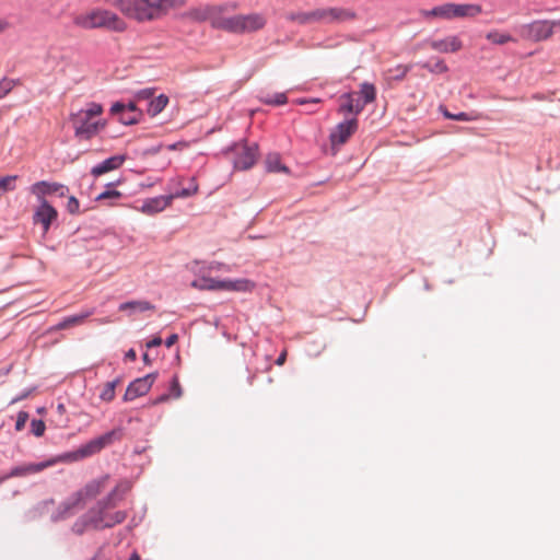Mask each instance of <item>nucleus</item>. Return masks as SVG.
<instances>
[{
  "label": "nucleus",
  "mask_w": 560,
  "mask_h": 560,
  "mask_svg": "<svg viewBox=\"0 0 560 560\" xmlns=\"http://www.w3.org/2000/svg\"><path fill=\"white\" fill-rule=\"evenodd\" d=\"M115 434V431L107 432L104 435L90 441L88 444L81 446L77 451L67 452L40 463H28L16 466L11 469L7 478L25 477L28 475L38 474L46 468L55 466L58 463H73L86 458L100 452L106 445L110 444Z\"/></svg>",
  "instance_id": "f257e3e1"
},
{
  "label": "nucleus",
  "mask_w": 560,
  "mask_h": 560,
  "mask_svg": "<svg viewBox=\"0 0 560 560\" xmlns=\"http://www.w3.org/2000/svg\"><path fill=\"white\" fill-rule=\"evenodd\" d=\"M183 4L184 0H115L114 2L122 15L138 23L161 20L171 9Z\"/></svg>",
  "instance_id": "f03ea898"
},
{
  "label": "nucleus",
  "mask_w": 560,
  "mask_h": 560,
  "mask_svg": "<svg viewBox=\"0 0 560 560\" xmlns=\"http://www.w3.org/2000/svg\"><path fill=\"white\" fill-rule=\"evenodd\" d=\"M103 106L95 102H90L84 108L71 114L70 120L74 130V136L79 140H90L107 126V121L102 118Z\"/></svg>",
  "instance_id": "7ed1b4c3"
},
{
  "label": "nucleus",
  "mask_w": 560,
  "mask_h": 560,
  "mask_svg": "<svg viewBox=\"0 0 560 560\" xmlns=\"http://www.w3.org/2000/svg\"><path fill=\"white\" fill-rule=\"evenodd\" d=\"M72 22L83 30L106 28L114 32L127 30L126 22L115 12L100 8L74 14Z\"/></svg>",
  "instance_id": "20e7f679"
},
{
  "label": "nucleus",
  "mask_w": 560,
  "mask_h": 560,
  "mask_svg": "<svg viewBox=\"0 0 560 560\" xmlns=\"http://www.w3.org/2000/svg\"><path fill=\"white\" fill-rule=\"evenodd\" d=\"M214 24L218 30L233 34H245L262 30L267 25V18L262 13L253 12L224 16L223 20H217Z\"/></svg>",
  "instance_id": "39448f33"
},
{
  "label": "nucleus",
  "mask_w": 560,
  "mask_h": 560,
  "mask_svg": "<svg viewBox=\"0 0 560 560\" xmlns=\"http://www.w3.org/2000/svg\"><path fill=\"white\" fill-rule=\"evenodd\" d=\"M191 287L201 291L247 292L252 291L255 284L248 279L220 280L210 277H201L194 280Z\"/></svg>",
  "instance_id": "423d86ee"
},
{
  "label": "nucleus",
  "mask_w": 560,
  "mask_h": 560,
  "mask_svg": "<svg viewBox=\"0 0 560 560\" xmlns=\"http://www.w3.org/2000/svg\"><path fill=\"white\" fill-rule=\"evenodd\" d=\"M127 489H128L127 485H125V486L119 485L110 492V494L107 498V502L104 503V505H103V503H98L100 509H98V511H95L96 517H90L91 525L93 526V529H103L106 527H113L114 525L120 524L126 520L127 515L124 511L107 513V512H105V509L112 504V501L114 500V498L116 497V494L118 492H120V491L125 492Z\"/></svg>",
  "instance_id": "0eeeda50"
},
{
  "label": "nucleus",
  "mask_w": 560,
  "mask_h": 560,
  "mask_svg": "<svg viewBox=\"0 0 560 560\" xmlns=\"http://www.w3.org/2000/svg\"><path fill=\"white\" fill-rule=\"evenodd\" d=\"M108 481V477H104L98 480H93L88 483L82 490L75 492L67 502L63 503V514L66 517L70 514V511L77 508H82L86 499H92L98 495L105 488Z\"/></svg>",
  "instance_id": "6e6552de"
},
{
  "label": "nucleus",
  "mask_w": 560,
  "mask_h": 560,
  "mask_svg": "<svg viewBox=\"0 0 560 560\" xmlns=\"http://www.w3.org/2000/svg\"><path fill=\"white\" fill-rule=\"evenodd\" d=\"M316 23H342L346 21H352L357 18L354 11L347 8H317L315 9Z\"/></svg>",
  "instance_id": "1a4fd4ad"
},
{
  "label": "nucleus",
  "mask_w": 560,
  "mask_h": 560,
  "mask_svg": "<svg viewBox=\"0 0 560 560\" xmlns=\"http://www.w3.org/2000/svg\"><path fill=\"white\" fill-rule=\"evenodd\" d=\"M234 167L241 171H246L254 166L258 156V147L256 143L237 144L234 148Z\"/></svg>",
  "instance_id": "9d476101"
},
{
  "label": "nucleus",
  "mask_w": 560,
  "mask_h": 560,
  "mask_svg": "<svg viewBox=\"0 0 560 560\" xmlns=\"http://www.w3.org/2000/svg\"><path fill=\"white\" fill-rule=\"evenodd\" d=\"M156 378L158 373L154 372L131 382L126 389L124 400L131 401L138 397L145 395L147 393H149Z\"/></svg>",
  "instance_id": "9b49d317"
},
{
  "label": "nucleus",
  "mask_w": 560,
  "mask_h": 560,
  "mask_svg": "<svg viewBox=\"0 0 560 560\" xmlns=\"http://www.w3.org/2000/svg\"><path fill=\"white\" fill-rule=\"evenodd\" d=\"M358 125L357 118H351L338 124L329 136L331 145L339 147L345 144L358 130Z\"/></svg>",
  "instance_id": "f8f14e48"
},
{
  "label": "nucleus",
  "mask_w": 560,
  "mask_h": 560,
  "mask_svg": "<svg viewBox=\"0 0 560 560\" xmlns=\"http://www.w3.org/2000/svg\"><path fill=\"white\" fill-rule=\"evenodd\" d=\"M222 8L215 7V5H202L192 8L188 11L187 15L194 21L197 22H205L209 21L212 25V27L218 28V26L214 24L217 20H223L224 16L221 15Z\"/></svg>",
  "instance_id": "ddd939ff"
},
{
  "label": "nucleus",
  "mask_w": 560,
  "mask_h": 560,
  "mask_svg": "<svg viewBox=\"0 0 560 560\" xmlns=\"http://www.w3.org/2000/svg\"><path fill=\"white\" fill-rule=\"evenodd\" d=\"M31 192L39 202H43L47 201L46 196L49 195L58 194L60 197H65L68 192V188L59 183L42 180L31 186Z\"/></svg>",
  "instance_id": "4468645a"
},
{
  "label": "nucleus",
  "mask_w": 560,
  "mask_h": 560,
  "mask_svg": "<svg viewBox=\"0 0 560 560\" xmlns=\"http://www.w3.org/2000/svg\"><path fill=\"white\" fill-rule=\"evenodd\" d=\"M57 210L48 202H39L33 214V222L43 226L44 233H47L51 223L57 220Z\"/></svg>",
  "instance_id": "2eb2a0df"
},
{
  "label": "nucleus",
  "mask_w": 560,
  "mask_h": 560,
  "mask_svg": "<svg viewBox=\"0 0 560 560\" xmlns=\"http://www.w3.org/2000/svg\"><path fill=\"white\" fill-rule=\"evenodd\" d=\"M172 202L173 197L171 196V194L167 196H158L145 199L141 207L137 208V210L147 215H154L170 207Z\"/></svg>",
  "instance_id": "dca6fc26"
},
{
  "label": "nucleus",
  "mask_w": 560,
  "mask_h": 560,
  "mask_svg": "<svg viewBox=\"0 0 560 560\" xmlns=\"http://www.w3.org/2000/svg\"><path fill=\"white\" fill-rule=\"evenodd\" d=\"M429 46L442 54L457 52L463 48V42L457 35H451L441 39H432L429 42Z\"/></svg>",
  "instance_id": "f3484780"
},
{
  "label": "nucleus",
  "mask_w": 560,
  "mask_h": 560,
  "mask_svg": "<svg viewBox=\"0 0 560 560\" xmlns=\"http://www.w3.org/2000/svg\"><path fill=\"white\" fill-rule=\"evenodd\" d=\"M420 16L425 21L431 20H453L452 2H446L441 5H436L430 10H420Z\"/></svg>",
  "instance_id": "a211bd4d"
},
{
  "label": "nucleus",
  "mask_w": 560,
  "mask_h": 560,
  "mask_svg": "<svg viewBox=\"0 0 560 560\" xmlns=\"http://www.w3.org/2000/svg\"><path fill=\"white\" fill-rule=\"evenodd\" d=\"M452 13L454 19H474L482 13V7L477 3H453Z\"/></svg>",
  "instance_id": "6ab92c4d"
},
{
  "label": "nucleus",
  "mask_w": 560,
  "mask_h": 560,
  "mask_svg": "<svg viewBox=\"0 0 560 560\" xmlns=\"http://www.w3.org/2000/svg\"><path fill=\"white\" fill-rule=\"evenodd\" d=\"M125 160H126L125 155L110 156V158L104 160L102 163L95 165L91 170V174L95 177H98L105 173L115 171L124 164Z\"/></svg>",
  "instance_id": "aec40b11"
},
{
  "label": "nucleus",
  "mask_w": 560,
  "mask_h": 560,
  "mask_svg": "<svg viewBox=\"0 0 560 560\" xmlns=\"http://www.w3.org/2000/svg\"><path fill=\"white\" fill-rule=\"evenodd\" d=\"M93 313H94V310H90V311H86V312L81 313V314L69 316V317L65 318L63 320H61L60 323H58L54 327V330H63V329H68V328L81 325V324L84 323V320L88 317L93 315Z\"/></svg>",
  "instance_id": "412c9836"
},
{
  "label": "nucleus",
  "mask_w": 560,
  "mask_h": 560,
  "mask_svg": "<svg viewBox=\"0 0 560 560\" xmlns=\"http://www.w3.org/2000/svg\"><path fill=\"white\" fill-rule=\"evenodd\" d=\"M285 19L290 22L296 23L299 25H307L316 23V15H315V9L312 11H294L289 12L285 15Z\"/></svg>",
  "instance_id": "4be33fe9"
},
{
  "label": "nucleus",
  "mask_w": 560,
  "mask_h": 560,
  "mask_svg": "<svg viewBox=\"0 0 560 560\" xmlns=\"http://www.w3.org/2000/svg\"><path fill=\"white\" fill-rule=\"evenodd\" d=\"M183 395V388L179 384V380L177 375H174L171 382L170 386V393L163 394L159 396L154 401L153 405L165 402L170 399H178Z\"/></svg>",
  "instance_id": "5701e85b"
},
{
  "label": "nucleus",
  "mask_w": 560,
  "mask_h": 560,
  "mask_svg": "<svg viewBox=\"0 0 560 560\" xmlns=\"http://www.w3.org/2000/svg\"><path fill=\"white\" fill-rule=\"evenodd\" d=\"M155 306L151 304L149 301H129L121 303L119 305V311L121 312H145V311H153Z\"/></svg>",
  "instance_id": "b1692460"
},
{
  "label": "nucleus",
  "mask_w": 560,
  "mask_h": 560,
  "mask_svg": "<svg viewBox=\"0 0 560 560\" xmlns=\"http://www.w3.org/2000/svg\"><path fill=\"white\" fill-rule=\"evenodd\" d=\"M265 164L268 172L289 173V168L281 163V156L279 153H269L266 156Z\"/></svg>",
  "instance_id": "393cba45"
},
{
  "label": "nucleus",
  "mask_w": 560,
  "mask_h": 560,
  "mask_svg": "<svg viewBox=\"0 0 560 560\" xmlns=\"http://www.w3.org/2000/svg\"><path fill=\"white\" fill-rule=\"evenodd\" d=\"M530 30L537 39H546L552 34V26L548 22L533 23Z\"/></svg>",
  "instance_id": "a878e982"
},
{
  "label": "nucleus",
  "mask_w": 560,
  "mask_h": 560,
  "mask_svg": "<svg viewBox=\"0 0 560 560\" xmlns=\"http://www.w3.org/2000/svg\"><path fill=\"white\" fill-rule=\"evenodd\" d=\"M168 104V97L164 94L159 95L155 98H152L148 106V114L152 117L160 114Z\"/></svg>",
  "instance_id": "bb28decb"
},
{
  "label": "nucleus",
  "mask_w": 560,
  "mask_h": 560,
  "mask_svg": "<svg viewBox=\"0 0 560 560\" xmlns=\"http://www.w3.org/2000/svg\"><path fill=\"white\" fill-rule=\"evenodd\" d=\"M90 517H96V512H95V511H90L89 513H86L85 515H83L81 518H79V520L73 524L72 530H73L75 534L81 535V534H83L86 529L93 528V526L91 525Z\"/></svg>",
  "instance_id": "cd10ccee"
},
{
  "label": "nucleus",
  "mask_w": 560,
  "mask_h": 560,
  "mask_svg": "<svg viewBox=\"0 0 560 560\" xmlns=\"http://www.w3.org/2000/svg\"><path fill=\"white\" fill-rule=\"evenodd\" d=\"M120 384V380L116 378L112 382H107L104 384L103 388L100 392V398L103 401L109 402L115 398V389L116 386Z\"/></svg>",
  "instance_id": "c85d7f7f"
},
{
  "label": "nucleus",
  "mask_w": 560,
  "mask_h": 560,
  "mask_svg": "<svg viewBox=\"0 0 560 560\" xmlns=\"http://www.w3.org/2000/svg\"><path fill=\"white\" fill-rule=\"evenodd\" d=\"M360 94L365 104L372 103L376 98V89L373 84L364 82L361 84Z\"/></svg>",
  "instance_id": "c756f323"
},
{
  "label": "nucleus",
  "mask_w": 560,
  "mask_h": 560,
  "mask_svg": "<svg viewBox=\"0 0 560 560\" xmlns=\"http://www.w3.org/2000/svg\"><path fill=\"white\" fill-rule=\"evenodd\" d=\"M125 110L132 113V114H141L142 115V112L138 109L136 102H130L127 105H125L120 102H117V103L113 104V106L110 107V113L113 115H118L120 112H125Z\"/></svg>",
  "instance_id": "7c9ffc66"
},
{
  "label": "nucleus",
  "mask_w": 560,
  "mask_h": 560,
  "mask_svg": "<svg viewBox=\"0 0 560 560\" xmlns=\"http://www.w3.org/2000/svg\"><path fill=\"white\" fill-rule=\"evenodd\" d=\"M486 38L489 42H491L492 44H497V45H503V44H506V43H509V42H511L513 39L511 35H509L506 33H501V32H498V31L489 32L486 35Z\"/></svg>",
  "instance_id": "2f4dec72"
},
{
  "label": "nucleus",
  "mask_w": 560,
  "mask_h": 560,
  "mask_svg": "<svg viewBox=\"0 0 560 560\" xmlns=\"http://www.w3.org/2000/svg\"><path fill=\"white\" fill-rule=\"evenodd\" d=\"M353 93H346L340 96V106L339 113H351L353 114V102H354Z\"/></svg>",
  "instance_id": "473e14b6"
},
{
  "label": "nucleus",
  "mask_w": 560,
  "mask_h": 560,
  "mask_svg": "<svg viewBox=\"0 0 560 560\" xmlns=\"http://www.w3.org/2000/svg\"><path fill=\"white\" fill-rule=\"evenodd\" d=\"M422 68L427 69L431 73H445L448 71V67L443 59L438 58L433 65L424 62L421 65Z\"/></svg>",
  "instance_id": "72a5a7b5"
},
{
  "label": "nucleus",
  "mask_w": 560,
  "mask_h": 560,
  "mask_svg": "<svg viewBox=\"0 0 560 560\" xmlns=\"http://www.w3.org/2000/svg\"><path fill=\"white\" fill-rule=\"evenodd\" d=\"M18 179L16 175H9L0 178V197L8 192L12 191L16 188L15 182Z\"/></svg>",
  "instance_id": "f704fd0d"
},
{
  "label": "nucleus",
  "mask_w": 560,
  "mask_h": 560,
  "mask_svg": "<svg viewBox=\"0 0 560 560\" xmlns=\"http://www.w3.org/2000/svg\"><path fill=\"white\" fill-rule=\"evenodd\" d=\"M441 112L443 113L444 117L452 120H458V121H471L476 120L478 117L475 115H470L468 113H458V114H452L446 108L441 107Z\"/></svg>",
  "instance_id": "c9c22d12"
},
{
  "label": "nucleus",
  "mask_w": 560,
  "mask_h": 560,
  "mask_svg": "<svg viewBox=\"0 0 560 560\" xmlns=\"http://www.w3.org/2000/svg\"><path fill=\"white\" fill-rule=\"evenodd\" d=\"M198 191V185L195 180V178H190V185L189 187L187 188H184L175 194H171V196L173 197V200L176 199V198H186V197H190L195 194H197Z\"/></svg>",
  "instance_id": "e433bc0d"
},
{
  "label": "nucleus",
  "mask_w": 560,
  "mask_h": 560,
  "mask_svg": "<svg viewBox=\"0 0 560 560\" xmlns=\"http://www.w3.org/2000/svg\"><path fill=\"white\" fill-rule=\"evenodd\" d=\"M411 69V66L408 65H397L396 67L388 70V73L393 80H402L409 70Z\"/></svg>",
  "instance_id": "4c0bfd02"
},
{
  "label": "nucleus",
  "mask_w": 560,
  "mask_h": 560,
  "mask_svg": "<svg viewBox=\"0 0 560 560\" xmlns=\"http://www.w3.org/2000/svg\"><path fill=\"white\" fill-rule=\"evenodd\" d=\"M119 121L124 125H133L140 120L141 114H132L127 110L120 112Z\"/></svg>",
  "instance_id": "58836bf2"
},
{
  "label": "nucleus",
  "mask_w": 560,
  "mask_h": 560,
  "mask_svg": "<svg viewBox=\"0 0 560 560\" xmlns=\"http://www.w3.org/2000/svg\"><path fill=\"white\" fill-rule=\"evenodd\" d=\"M264 102L270 105H284L288 102V98L284 93H276L273 95L267 96Z\"/></svg>",
  "instance_id": "ea45409f"
},
{
  "label": "nucleus",
  "mask_w": 560,
  "mask_h": 560,
  "mask_svg": "<svg viewBox=\"0 0 560 560\" xmlns=\"http://www.w3.org/2000/svg\"><path fill=\"white\" fill-rule=\"evenodd\" d=\"M46 430L45 422L43 420L34 419L31 422V431L35 436H42L44 435Z\"/></svg>",
  "instance_id": "a19ab883"
},
{
  "label": "nucleus",
  "mask_w": 560,
  "mask_h": 560,
  "mask_svg": "<svg viewBox=\"0 0 560 560\" xmlns=\"http://www.w3.org/2000/svg\"><path fill=\"white\" fill-rule=\"evenodd\" d=\"M121 192L115 189H108L103 191L96 197L97 201L105 200V199H119L121 197Z\"/></svg>",
  "instance_id": "79ce46f5"
},
{
  "label": "nucleus",
  "mask_w": 560,
  "mask_h": 560,
  "mask_svg": "<svg viewBox=\"0 0 560 560\" xmlns=\"http://www.w3.org/2000/svg\"><path fill=\"white\" fill-rule=\"evenodd\" d=\"M27 420H28V413L26 411H20L18 413V418H16V422H15V430L21 431L25 427V423L27 422Z\"/></svg>",
  "instance_id": "37998d69"
},
{
  "label": "nucleus",
  "mask_w": 560,
  "mask_h": 560,
  "mask_svg": "<svg viewBox=\"0 0 560 560\" xmlns=\"http://www.w3.org/2000/svg\"><path fill=\"white\" fill-rule=\"evenodd\" d=\"M13 88V82L11 80L3 79L0 81V98L5 96Z\"/></svg>",
  "instance_id": "c03bdc74"
},
{
  "label": "nucleus",
  "mask_w": 560,
  "mask_h": 560,
  "mask_svg": "<svg viewBox=\"0 0 560 560\" xmlns=\"http://www.w3.org/2000/svg\"><path fill=\"white\" fill-rule=\"evenodd\" d=\"M79 208H80L79 200L75 197L71 196L67 203V210L69 211V213L75 214L79 212Z\"/></svg>",
  "instance_id": "a18cd8bd"
},
{
  "label": "nucleus",
  "mask_w": 560,
  "mask_h": 560,
  "mask_svg": "<svg viewBox=\"0 0 560 560\" xmlns=\"http://www.w3.org/2000/svg\"><path fill=\"white\" fill-rule=\"evenodd\" d=\"M153 96L152 89H143L136 93V101L150 100Z\"/></svg>",
  "instance_id": "49530a36"
},
{
  "label": "nucleus",
  "mask_w": 560,
  "mask_h": 560,
  "mask_svg": "<svg viewBox=\"0 0 560 560\" xmlns=\"http://www.w3.org/2000/svg\"><path fill=\"white\" fill-rule=\"evenodd\" d=\"M365 105L366 104L363 101L361 102L360 100H354V102H353V114L354 115L360 114L364 109Z\"/></svg>",
  "instance_id": "de8ad7c7"
},
{
  "label": "nucleus",
  "mask_w": 560,
  "mask_h": 560,
  "mask_svg": "<svg viewBox=\"0 0 560 560\" xmlns=\"http://www.w3.org/2000/svg\"><path fill=\"white\" fill-rule=\"evenodd\" d=\"M178 340V336L176 334H173L171 335L166 340H165V346L167 348H171L173 345H175Z\"/></svg>",
  "instance_id": "09e8293b"
},
{
  "label": "nucleus",
  "mask_w": 560,
  "mask_h": 560,
  "mask_svg": "<svg viewBox=\"0 0 560 560\" xmlns=\"http://www.w3.org/2000/svg\"><path fill=\"white\" fill-rule=\"evenodd\" d=\"M162 345V339L161 337H154L152 340H150L148 343H147V347L148 348H154V347H159Z\"/></svg>",
  "instance_id": "8fccbe9b"
},
{
  "label": "nucleus",
  "mask_w": 560,
  "mask_h": 560,
  "mask_svg": "<svg viewBox=\"0 0 560 560\" xmlns=\"http://www.w3.org/2000/svg\"><path fill=\"white\" fill-rule=\"evenodd\" d=\"M126 359L127 360H130V361H135L136 358H137V354H136V351L133 349H129L127 352H126Z\"/></svg>",
  "instance_id": "3c124183"
},
{
  "label": "nucleus",
  "mask_w": 560,
  "mask_h": 560,
  "mask_svg": "<svg viewBox=\"0 0 560 560\" xmlns=\"http://www.w3.org/2000/svg\"><path fill=\"white\" fill-rule=\"evenodd\" d=\"M285 359H287V352L283 351L279 357L278 359L276 360V364L277 365H283L284 362H285Z\"/></svg>",
  "instance_id": "603ef678"
},
{
  "label": "nucleus",
  "mask_w": 560,
  "mask_h": 560,
  "mask_svg": "<svg viewBox=\"0 0 560 560\" xmlns=\"http://www.w3.org/2000/svg\"><path fill=\"white\" fill-rule=\"evenodd\" d=\"M9 28V22L4 19H0V34L5 32Z\"/></svg>",
  "instance_id": "864d4df0"
},
{
  "label": "nucleus",
  "mask_w": 560,
  "mask_h": 560,
  "mask_svg": "<svg viewBox=\"0 0 560 560\" xmlns=\"http://www.w3.org/2000/svg\"><path fill=\"white\" fill-rule=\"evenodd\" d=\"M300 104H318L319 103V100L318 98H312V100H300L299 101Z\"/></svg>",
  "instance_id": "5fc2aeb1"
},
{
  "label": "nucleus",
  "mask_w": 560,
  "mask_h": 560,
  "mask_svg": "<svg viewBox=\"0 0 560 560\" xmlns=\"http://www.w3.org/2000/svg\"><path fill=\"white\" fill-rule=\"evenodd\" d=\"M184 145H185L184 143L178 142V143L170 144V145L167 147V149H168V150H175V149H177L178 147H184Z\"/></svg>",
  "instance_id": "6e6d98bb"
},
{
  "label": "nucleus",
  "mask_w": 560,
  "mask_h": 560,
  "mask_svg": "<svg viewBox=\"0 0 560 560\" xmlns=\"http://www.w3.org/2000/svg\"><path fill=\"white\" fill-rule=\"evenodd\" d=\"M129 560H141L140 559V556L138 553H132L131 557L129 558Z\"/></svg>",
  "instance_id": "4d7b16f0"
},
{
  "label": "nucleus",
  "mask_w": 560,
  "mask_h": 560,
  "mask_svg": "<svg viewBox=\"0 0 560 560\" xmlns=\"http://www.w3.org/2000/svg\"><path fill=\"white\" fill-rule=\"evenodd\" d=\"M143 361L147 363V364H150L151 361H150V358L147 353L143 354Z\"/></svg>",
  "instance_id": "13d9d810"
},
{
  "label": "nucleus",
  "mask_w": 560,
  "mask_h": 560,
  "mask_svg": "<svg viewBox=\"0 0 560 560\" xmlns=\"http://www.w3.org/2000/svg\"><path fill=\"white\" fill-rule=\"evenodd\" d=\"M101 323H109V319H100Z\"/></svg>",
  "instance_id": "bf43d9fd"
},
{
  "label": "nucleus",
  "mask_w": 560,
  "mask_h": 560,
  "mask_svg": "<svg viewBox=\"0 0 560 560\" xmlns=\"http://www.w3.org/2000/svg\"><path fill=\"white\" fill-rule=\"evenodd\" d=\"M2 481V479H0V482Z\"/></svg>",
  "instance_id": "052dcab7"
}]
</instances>
